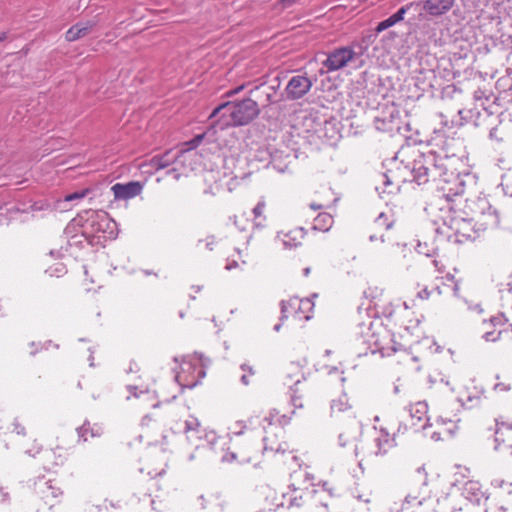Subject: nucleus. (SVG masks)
I'll return each instance as SVG.
<instances>
[{"instance_id":"obj_1","label":"nucleus","mask_w":512,"mask_h":512,"mask_svg":"<svg viewBox=\"0 0 512 512\" xmlns=\"http://www.w3.org/2000/svg\"><path fill=\"white\" fill-rule=\"evenodd\" d=\"M458 159L444 152L437 153L433 150L422 152L414 147H402L395 157L388 161L386 172L377 176L375 189L381 193H392L393 188L399 183L414 181L423 185L429 181L437 182V188L443 196L450 200L462 195L465 191L466 181L464 176L455 172L452 168Z\"/></svg>"},{"instance_id":"obj_2","label":"nucleus","mask_w":512,"mask_h":512,"mask_svg":"<svg viewBox=\"0 0 512 512\" xmlns=\"http://www.w3.org/2000/svg\"><path fill=\"white\" fill-rule=\"evenodd\" d=\"M260 113L257 101L246 98L227 101L218 105L210 114L211 126L224 130L228 127L244 126L253 121Z\"/></svg>"},{"instance_id":"obj_3","label":"nucleus","mask_w":512,"mask_h":512,"mask_svg":"<svg viewBox=\"0 0 512 512\" xmlns=\"http://www.w3.org/2000/svg\"><path fill=\"white\" fill-rule=\"evenodd\" d=\"M115 226L108 214L104 211H95L92 209L80 212L73 218L65 228L67 236L77 232L79 228L80 234L85 237L90 243H94V239L100 242L101 239H106L107 230Z\"/></svg>"},{"instance_id":"obj_4","label":"nucleus","mask_w":512,"mask_h":512,"mask_svg":"<svg viewBox=\"0 0 512 512\" xmlns=\"http://www.w3.org/2000/svg\"><path fill=\"white\" fill-rule=\"evenodd\" d=\"M486 220L482 223L474 222L473 218H465L460 215H455L450 218L448 227L458 237L457 241L475 240L480 236V233L485 231L488 226L497 225L499 222L496 210L487 214L483 213Z\"/></svg>"},{"instance_id":"obj_5","label":"nucleus","mask_w":512,"mask_h":512,"mask_svg":"<svg viewBox=\"0 0 512 512\" xmlns=\"http://www.w3.org/2000/svg\"><path fill=\"white\" fill-rule=\"evenodd\" d=\"M314 476L303 469H298L291 474V483L289 489H292L294 493L298 492H309L311 496H315L316 501L323 507L328 508L329 503L327 497H332V491L327 488V483L317 485L315 488Z\"/></svg>"},{"instance_id":"obj_6","label":"nucleus","mask_w":512,"mask_h":512,"mask_svg":"<svg viewBox=\"0 0 512 512\" xmlns=\"http://www.w3.org/2000/svg\"><path fill=\"white\" fill-rule=\"evenodd\" d=\"M364 325L361 327L363 328ZM367 332L361 331V334L364 338V342L367 343L371 349L372 353L379 352L383 357L391 356L396 352V348L391 344L392 339L389 332L381 328L379 330H375L372 323H369L368 326H365Z\"/></svg>"},{"instance_id":"obj_7","label":"nucleus","mask_w":512,"mask_h":512,"mask_svg":"<svg viewBox=\"0 0 512 512\" xmlns=\"http://www.w3.org/2000/svg\"><path fill=\"white\" fill-rule=\"evenodd\" d=\"M357 46L359 47L358 44H352L331 51L326 60L323 61V66L327 69V72L338 71L359 58L362 52H356L355 48Z\"/></svg>"},{"instance_id":"obj_8","label":"nucleus","mask_w":512,"mask_h":512,"mask_svg":"<svg viewBox=\"0 0 512 512\" xmlns=\"http://www.w3.org/2000/svg\"><path fill=\"white\" fill-rule=\"evenodd\" d=\"M401 123L400 111L395 105L385 107L374 119V125L378 131L390 134L400 132Z\"/></svg>"},{"instance_id":"obj_9","label":"nucleus","mask_w":512,"mask_h":512,"mask_svg":"<svg viewBox=\"0 0 512 512\" xmlns=\"http://www.w3.org/2000/svg\"><path fill=\"white\" fill-rule=\"evenodd\" d=\"M312 85L313 83L310 78L304 75H295L290 78L285 88L286 98L298 100L310 91Z\"/></svg>"},{"instance_id":"obj_10","label":"nucleus","mask_w":512,"mask_h":512,"mask_svg":"<svg viewBox=\"0 0 512 512\" xmlns=\"http://www.w3.org/2000/svg\"><path fill=\"white\" fill-rule=\"evenodd\" d=\"M281 86L280 76L273 77L269 83H261L255 87V91L263 95L264 99L261 101L263 107L277 103L283 99L282 94L278 96V91Z\"/></svg>"},{"instance_id":"obj_11","label":"nucleus","mask_w":512,"mask_h":512,"mask_svg":"<svg viewBox=\"0 0 512 512\" xmlns=\"http://www.w3.org/2000/svg\"><path fill=\"white\" fill-rule=\"evenodd\" d=\"M196 367L191 361L183 360L181 372L177 373L175 380L182 388H193L199 383V378L203 377L205 373L202 369H198V376L193 373Z\"/></svg>"},{"instance_id":"obj_12","label":"nucleus","mask_w":512,"mask_h":512,"mask_svg":"<svg viewBox=\"0 0 512 512\" xmlns=\"http://www.w3.org/2000/svg\"><path fill=\"white\" fill-rule=\"evenodd\" d=\"M36 493L50 508L57 503L62 491L52 480H39L36 483Z\"/></svg>"},{"instance_id":"obj_13","label":"nucleus","mask_w":512,"mask_h":512,"mask_svg":"<svg viewBox=\"0 0 512 512\" xmlns=\"http://www.w3.org/2000/svg\"><path fill=\"white\" fill-rule=\"evenodd\" d=\"M393 226V221L389 219L388 215L385 213H380L374 220V222L369 227V241L374 242L376 240H381V242H386V231H388Z\"/></svg>"},{"instance_id":"obj_14","label":"nucleus","mask_w":512,"mask_h":512,"mask_svg":"<svg viewBox=\"0 0 512 512\" xmlns=\"http://www.w3.org/2000/svg\"><path fill=\"white\" fill-rule=\"evenodd\" d=\"M423 10L431 17H439L449 12L455 0H425L419 1Z\"/></svg>"},{"instance_id":"obj_15","label":"nucleus","mask_w":512,"mask_h":512,"mask_svg":"<svg viewBox=\"0 0 512 512\" xmlns=\"http://www.w3.org/2000/svg\"><path fill=\"white\" fill-rule=\"evenodd\" d=\"M142 185L140 182H128L126 184H114L111 188L115 199L127 200L136 197L142 191Z\"/></svg>"},{"instance_id":"obj_16","label":"nucleus","mask_w":512,"mask_h":512,"mask_svg":"<svg viewBox=\"0 0 512 512\" xmlns=\"http://www.w3.org/2000/svg\"><path fill=\"white\" fill-rule=\"evenodd\" d=\"M462 495L472 503L479 504L482 499H487L480 482L468 480L462 486Z\"/></svg>"},{"instance_id":"obj_17","label":"nucleus","mask_w":512,"mask_h":512,"mask_svg":"<svg viewBox=\"0 0 512 512\" xmlns=\"http://www.w3.org/2000/svg\"><path fill=\"white\" fill-rule=\"evenodd\" d=\"M375 450L368 451L369 453H375V455H383L393 446L394 440L390 437L389 433L381 429L377 436L372 440Z\"/></svg>"},{"instance_id":"obj_18","label":"nucleus","mask_w":512,"mask_h":512,"mask_svg":"<svg viewBox=\"0 0 512 512\" xmlns=\"http://www.w3.org/2000/svg\"><path fill=\"white\" fill-rule=\"evenodd\" d=\"M180 154V151H174L173 149L167 150L162 154L155 155L151 159V165L156 170L167 168L177 160Z\"/></svg>"},{"instance_id":"obj_19","label":"nucleus","mask_w":512,"mask_h":512,"mask_svg":"<svg viewBox=\"0 0 512 512\" xmlns=\"http://www.w3.org/2000/svg\"><path fill=\"white\" fill-rule=\"evenodd\" d=\"M183 431L187 440L190 443L195 444L198 448L199 445L196 443V440L201 439L200 422L198 419L193 416H189V418L184 421Z\"/></svg>"},{"instance_id":"obj_20","label":"nucleus","mask_w":512,"mask_h":512,"mask_svg":"<svg viewBox=\"0 0 512 512\" xmlns=\"http://www.w3.org/2000/svg\"><path fill=\"white\" fill-rule=\"evenodd\" d=\"M301 305L310 306L311 301L309 299H299L297 297H293L288 301L281 302V320L288 318L289 314L292 312H298V309H301Z\"/></svg>"},{"instance_id":"obj_21","label":"nucleus","mask_w":512,"mask_h":512,"mask_svg":"<svg viewBox=\"0 0 512 512\" xmlns=\"http://www.w3.org/2000/svg\"><path fill=\"white\" fill-rule=\"evenodd\" d=\"M493 450L502 458L512 457V444L505 443V440L500 437V422L498 420L497 428H495Z\"/></svg>"},{"instance_id":"obj_22","label":"nucleus","mask_w":512,"mask_h":512,"mask_svg":"<svg viewBox=\"0 0 512 512\" xmlns=\"http://www.w3.org/2000/svg\"><path fill=\"white\" fill-rule=\"evenodd\" d=\"M411 416V425L415 431L419 429H425L427 419H426V406L423 404H419L416 408L415 414L410 413Z\"/></svg>"},{"instance_id":"obj_23","label":"nucleus","mask_w":512,"mask_h":512,"mask_svg":"<svg viewBox=\"0 0 512 512\" xmlns=\"http://www.w3.org/2000/svg\"><path fill=\"white\" fill-rule=\"evenodd\" d=\"M304 237V231L302 228H297L284 235L283 245L285 248H294L301 244V240Z\"/></svg>"},{"instance_id":"obj_24","label":"nucleus","mask_w":512,"mask_h":512,"mask_svg":"<svg viewBox=\"0 0 512 512\" xmlns=\"http://www.w3.org/2000/svg\"><path fill=\"white\" fill-rule=\"evenodd\" d=\"M373 450H375V446L373 445L372 441H369L367 439H361L358 441V443L355 445L354 451L356 457L362 456V459L359 461V466L362 465V460L364 458L375 455V453L368 452Z\"/></svg>"},{"instance_id":"obj_25","label":"nucleus","mask_w":512,"mask_h":512,"mask_svg":"<svg viewBox=\"0 0 512 512\" xmlns=\"http://www.w3.org/2000/svg\"><path fill=\"white\" fill-rule=\"evenodd\" d=\"M311 495L309 492L294 493L292 489L283 494V499L287 502V507H300L303 504V498Z\"/></svg>"},{"instance_id":"obj_26","label":"nucleus","mask_w":512,"mask_h":512,"mask_svg":"<svg viewBox=\"0 0 512 512\" xmlns=\"http://www.w3.org/2000/svg\"><path fill=\"white\" fill-rule=\"evenodd\" d=\"M483 397V392L475 390L473 393H468L465 397H459L462 406L467 409H472L480 405Z\"/></svg>"},{"instance_id":"obj_27","label":"nucleus","mask_w":512,"mask_h":512,"mask_svg":"<svg viewBox=\"0 0 512 512\" xmlns=\"http://www.w3.org/2000/svg\"><path fill=\"white\" fill-rule=\"evenodd\" d=\"M333 225V218L328 213H320L314 219L313 228L318 231H328Z\"/></svg>"},{"instance_id":"obj_28","label":"nucleus","mask_w":512,"mask_h":512,"mask_svg":"<svg viewBox=\"0 0 512 512\" xmlns=\"http://www.w3.org/2000/svg\"><path fill=\"white\" fill-rule=\"evenodd\" d=\"M350 408H351V406L348 402V398L346 395H342L339 398L332 400V402H331V413L333 415L337 414V413L345 412Z\"/></svg>"},{"instance_id":"obj_29","label":"nucleus","mask_w":512,"mask_h":512,"mask_svg":"<svg viewBox=\"0 0 512 512\" xmlns=\"http://www.w3.org/2000/svg\"><path fill=\"white\" fill-rule=\"evenodd\" d=\"M205 136H206V133L198 134L193 139L185 142L184 143L185 148L181 149L180 152L183 153L185 151L197 148L201 144V142L203 141Z\"/></svg>"},{"instance_id":"obj_30","label":"nucleus","mask_w":512,"mask_h":512,"mask_svg":"<svg viewBox=\"0 0 512 512\" xmlns=\"http://www.w3.org/2000/svg\"><path fill=\"white\" fill-rule=\"evenodd\" d=\"M420 2H410L405 6H402L396 13H394L392 16L397 22H400L404 19V15L407 11H409L414 6H420Z\"/></svg>"},{"instance_id":"obj_31","label":"nucleus","mask_w":512,"mask_h":512,"mask_svg":"<svg viewBox=\"0 0 512 512\" xmlns=\"http://www.w3.org/2000/svg\"><path fill=\"white\" fill-rule=\"evenodd\" d=\"M396 23H398L394 17L391 15L390 17H388L387 19L381 21L378 23V25L376 26L375 28V31L376 33H381L383 32L384 30L394 26Z\"/></svg>"},{"instance_id":"obj_32","label":"nucleus","mask_w":512,"mask_h":512,"mask_svg":"<svg viewBox=\"0 0 512 512\" xmlns=\"http://www.w3.org/2000/svg\"><path fill=\"white\" fill-rule=\"evenodd\" d=\"M88 193H89L88 189H84V190H81V191H76V192H73V193H69V194L64 196L63 201L64 202L78 201V200L83 199Z\"/></svg>"},{"instance_id":"obj_33","label":"nucleus","mask_w":512,"mask_h":512,"mask_svg":"<svg viewBox=\"0 0 512 512\" xmlns=\"http://www.w3.org/2000/svg\"><path fill=\"white\" fill-rule=\"evenodd\" d=\"M66 40L69 42L76 41L80 37L79 35V28L76 25H73L67 32H66Z\"/></svg>"},{"instance_id":"obj_34","label":"nucleus","mask_w":512,"mask_h":512,"mask_svg":"<svg viewBox=\"0 0 512 512\" xmlns=\"http://www.w3.org/2000/svg\"><path fill=\"white\" fill-rule=\"evenodd\" d=\"M89 433V422L86 421L82 426L77 428V434L79 440L86 442L88 440L87 434Z\"/></svg>"},{"instance_id":"obj_35","label":"nucleus","mask_w":512,"mask_h":512,"mask_svg":"<svg viewBox=\"0 0 512 512\" xmlns=\"http://www.w3.org/2000/svg\"><path fill=\"white\" fill-rule=\"evenodd\" d=\"M266 207L265 201L262 199L260 200L257 205L253 208V214L255 218L261 217L264 213Z\"/></svg>"},{"instance_id":"obj_36","label":"nucleus","mask_w":512,"mask_h":512,"mask_svg":"<svg viewBox=\"0 0 512 512\" xmlns=\"http://www.w3.org/2000/svg\"><path fill=\"white\" fill-rule=\"evenodd\" d=\"M75 25L79 28L80 37L86 36L92 29V24L90 22H87L85 24L77 23Z\"/></svg>"},{"instance_id":"obj_37","label":"nucleus","mask_w":512,"mask_h":512,"mask_svg":"<svg viewBox=\"0 0 512 512\" xmlns=\"http://www.w3.org/2000/svg\"><path fill=\"white\" fill-rule=\"evenodd\" d=\"M501 334H502L501 331H498V332H495V331L485 332L484 335H483V338L486 341L495 342V341L500 339Z\"/></svg>"},{"instance_id":"obj_38","label":"nucleus","mask_w":512,"mask_h":512,"mask_svg":"<svg viewBox=\"0 0 512 512\" xmlns=\"http://www.w3.org/2000/svg\"><path fill=\"white\" fill-rule=\"evenodd\" d=\"M432 293L433 291L429 290L427 287H423L417 292V298L427 300L430 298Z\"/></svg>"},{"instance_id":"obj_39","label":"nucleus","mask_w":512,"mask_h":512,"mask_svg":"<svg viewBox=\"0 0 512 512\" xmlns=\"http://www.w3.org/2000/svg\"><path fill=\"white\" fill-rule=\"evenodd\" d=\"M203 240H199L198 243H202ZM205 247L207 250L212 251L214 249V245L216 244V240L214 236H208L205 240Z\"/></svg>"},{"instance_id":"obj_40","label":"nucleus","mask_w":512,"mask_h":512,"mask_svg":"<svg viewBox=\"0 0 512 512\" xmlns=\"http://www.w3.org/2000/svg\"><path fill=\"white\" fill-rule=\"evenodd\" d=\"M263 441H264V450L265 451L270 450V451H276V452H282V453L285 452V449L282 448L281 444H278L277 447H274L272 445L269 446L268 443H267V438L266 437L263 439Z\"/></svg>"},{"instance_id":"obj_41","label":"nucleus","mask_w":512,"mask_h":512,"mask_svg":"<svg viewBox=\"0 0 512 512\" xmlns=\"http://www.w3.org/2000/svg\"><path fill=\"white\" fill-rule=\"evenodd\" d=\"M489 138L491 140H495L497 142L503 141V137L499 135V129L497 127H493L489 132Z\"/></svg>"},{"instance_id":"obj_42","label":"nucleus","mask_w":512,"mask_h":512,"mask_svg":"<svg viewBox=\"0 0 512 512\" xmlns=\"http://www.w3.org/2000/svg\"><path fill=\"white\" fill-rule=\"evenodd\" d=\"M89 433L91 437H99L102 435L103 430L98 425H93L92 427L89 425Z\"/></svg>"},{"instance_id":"obj_43","label":"nucleus","mask_w":512,"mask_h":512,"mask_svg":"<svg viewBox=\"0 0 512 512\" xmlns=\"http://www.w3.org/2000/svg\"><path fill=\"white\" fill-rule=\"evenodd\" d=\"M510 389H511V386L508 383L499 382L494 385L495 391L506 392V391H509Z\"/></svg>"},{"instance_id":"obj_44","label":"nucleus","mask_w":512,"mask_h":512,"mask_svg":"<svg viewBox=\"0 0 512 512\" xmlns=\"http://www.w3.org/2000/svg\"><path fill=\"white\" fill-rule=\"evenodd\" d=\"M41 458L45 461V462H48L50 461L51 459L55 458V452L52 451V450H45L42 454H41Z\"/></svg>"},{"instance_id":"obj_45","label":"nucleus","mask_w":512,"mask_h":512,"mask_svg":"<svg viewBox=\"0 0 512 512\" xmlns=\"http://www.w3.org/2000/svg\"><path fill=\"white\" fill-rule=\"evenodd\" d=\"M13 432H16L18 435H24L25 434V428L22 426L17 420L13 423Z\"/></svg>"},{"instance_id":"obj_46","label":"nucleus","mask_w":512,"mask_h":512,"mask_svg":"<svg viewBox=\"0 0 512 512\" xmlns=\"http://www.w3.org/2000/svg\"><path fill=\"white\" fill-rule=\"evenodd\" d=\"M492 485L494 487H498V488H508L510 486H512V484L510 483H506L504 480H500V479H495L492 481Z\"/></svg>"},{"instance_id":"obj_47","label":"nucleus","mask_w":512,"mask_h":512,"mask_svg":"<svg viewBox=\"0 0 512 512\" xmlns=\"http://www.w3.org/2000/svg\"><path fill=\"white\" fill-rule=\"evenodd\" d=\"M405 502L408 503V504H417V505H421L422 504V500L421 499H418L417 496L412 497L411 495L406 496Z\"/></svg>"},{"instance_id":"obj_48","label":"nucleus","mask_w":512,"mask_h":512,"mask_svg":"<svg viewBox=\"0 0 512 512\" xmlns=\"http://www.w3.org/2000/svg\"><path fill=\"white\" fill-rule=\"evenodd\" d=\"M236 459V454L234 452L229 453L228 455H223L221 458L222 462H231Z\"/></svg>"},{"instance_id":"obj_49","label":"nucleus","mask_w":512,"mask_h":512,"mask_svg":"<svg viewBox=\"0 0 512 512\" xmlns=\"http://www.w3.org/2000/svg\"><path fill=\"white\" fill-rule=\"evenodd\" d=\"M495 421L497 422V419ZM498 421L500 422V431L503 428H506L508 430H512V422H505V421H502L500 419H498Z\"/></svg>"},{"instance_id":"obj_50","label":"nucleus","mask_w":512,"mask_h":512,"mask_svg":"<svg viewBox=\"0 0 512 512\" xmlns=\"http://www.w3.org/2000/svg\"><path fill=\"white\" fill-rule=\"evenodd\" d=\"M416 472H417V474H419L420 477L423 478V484L425 485L426 484V473H425L424 467H419Z\"/></svg>"},{"instance_id":"obj_51","label":"nucleus","mask_w":512,"mask_h":512,"mask_svg":"<svg viewBox=\"0 0 512 512\" xmlns=\"http://www.w3.org/2000/svg\"><path fill=\"white\" fill-rule=\"evenodd\" d=\"M62 463H63V460L60 458L59 461H54L53 463H47V465H45V468L50 470V469L54 468L55 466H58Z\"/></svg>"},{"instance_id":"obj_52","label":"nucleus","mask_w":512,"mask_h":512,"mask_svg":"<svg viewBox=\"0 0 512 512\" xmlns=\"http://www.w3.org/2000/svg\"><path fill=\"white\" fill-rule=\"evenodd\" d=\"M298 0H281V4L284 8L292 6L294 3H296Z\"/></svg>"},{"instance_id":"obj_53","label":"nucleus","mask_w":512,"mask_h":512,"mask_svg":"<svg viewBox=\"0 0 512 512\" xmlns=\"http://www.w3.org/2000/svg\"><path fill=\"white\" fill-rule=\"evenodd\" d=\"M5 487L0 483V496H2V501H5L6 499H8V492H5Z\"/></svg>"},{"instance_id":"obj_54","label":"nucleus","mask_w":512,"mask_h":512,"mask_svg":"<svg viewBox=\"0 0 512 512\" xmlns=\"http://www.w3.org/2000/svg\"><path fill=\"white\" fill-rule=\"evenodd\" d=\"M237 267H238L237 261L233 260V261L227 263V265L225 266V269L230 271V270H232L234 268H237Z\"/></svg>"},{"instance_id":"obj_55","label":"nucleus","mask_w":512,"mask_h":512,"mask_svg":"<svg viewBox=\"0 0 512 512\" xmlns=\"http://www.w3.org/2000/svg\"><path fill=\"white\" fill-rule=\"evenodd\" d=\"M506 334L508 336V349L512 353V329H511V331L507 332Z\"/></svg>"},{"instance_id":"obj_56","label":"nucleus","mask_w":512,"mask_h":512,"mask_svg":"<svg viewBox=\"0 0 512 512\" xmlns=\"http://www.w3.org/2000/svg\"><path fill=\"white\" fill-rule=\"evenodd\" d=\"M50 255L53 257L60 258V257H62L63 254H62L61 250H51Z\"/></svg>"},{"instance_id":"obj_57","label":"nucleus","mask_w":512,"mask_h":512,"mask_svg":"<svg viewBox=\"0 0 512 512\" xmlns=\"http://www.w3.org/2000/svg\"><path fill=\"white\" fill-rule=\"evenodd\" d=\"M241 369H242L243 371H249V373H250L251 375H252V374H254V371H253L252 367L248 366L247 364H242V365H241Z\"/></svg>"},{"instance_id":"obj_58","label":"nucleus","mask_w":512,"mask_h":512,"mask_svg":"<svg viewBox=\"0 0 512 512\" xmlns=\"http://www.w3.org/2000/svg\"><path fill=\"white\" fill-rule=\"evenodd\" d=\"M502 318H503V316L493 317V318L491 319V322H492L494 325H496V324H500V323L502 322Z\"/></svg>"},{"instance_id":"obj_59","label":"nucleus","mask_w":512,"mask_h":512,"mask_svg":"<svg viewBox=\"0 0 512 512\" xmlns=\"http://www.w3.org/2000/svg\"><path fill=\"white\" fill-rule=\"evenodd\" d=\"M338 439H339V444H340L341 446H345V445H346L347 441L345 440V438H344V435H343V434H340V435H339V437H338Z\"/></svg>"},{"instance_id":"obj_60","label":"nucleus","mask_w":512,"mask_h":512,"mask_svg":"<svg viewBox=\"0 0 512 512\" xmlns=\"http://www.w3.org/2000/svg\"><path fill=\"white\" fill-rule=\"evenodd\" d=\"M128 389L129 391L135 396V397H138V394H137V387L136 386H128Z\"/></svg>"},{"instance_id":"obj_61","label":"nucleus","mask_w":512,"mask_h":512,"mask_svg":"<svg viewBox=\"0 0 512 512\" xmlns=\"http://www.w3.org/2000/svg\"><path fill=\"white\" fill-rule=\"evenodd\" d=\"M241 382L244 384V385H248L249 384V380H248V377L246 374L242 375L241 377Z\"/></svg>"},{"instance_id":"obj_62","label":"nucleus","mask_w":512,"mask_h":512,"mask_svg":"<svg viewBox=\"0 0 512 512\" xmlns=\"http://www.w3.org/2000/svg\"><path fill=\"white\" fill-rule=\"evenodd\" d=\"M313 306V304L311 303L310 306H305V305H301V309H298V311H301V312H304L305 310H309L311 309V307Z\"/></svg>"},{"instance_id":"obj_63","label":"nucleus","mask_w":512,"mask_h":512,"mask_svg":"<svg viewBox=\"0 0 512 512\" xmlns=\"http://www.w3.org/2000/svg\"><path fill=\"white\" fill-rule=\"evenodd\" d=\"M6 38H7V34H6V32H2V33H0V43H1L2 41H4Z\"/></svg>"},{"instance_id":"obj_64","label":"nucleus","mask_w":512,"mask_h":512,"mask_svg":"<svg viewBox=\"0 0 512 512\" xmlns=\"http://www.w3.org/2000/svg\"><path fill=\"white\" fill-rule=\"evenodd\" d=\"M454 294L457 296L459 291V285L456 283L453 287Z\"/></svg>"}]
</instances>
